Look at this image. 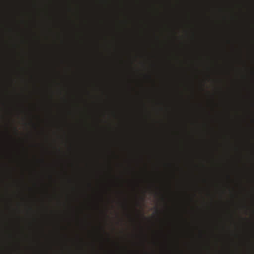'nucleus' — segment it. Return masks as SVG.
I'll use <instances>...</instances> for the list:
<instances>
[{"label": "nucleus", "mask_w": 254, "mask_h": 254, "mask_svg": "<svg viewBox=\"0 0 254 254\" xmlns=\"http://www.w3.org/2000/svg\"><path fill=\"white\" fill-rule=\"evenodd\" d=\"M154 206H254V205H154Z\"/></svg>", "instance_id": "nucleus-1"}, {"label": "nucleus", "mask_w": 254, "mask_h": 254, "mask_svg": "<svg viewBox=\"0 0 254 254\" xmlns=\"http://www.w3.org/2000/svg\"><path fill=\"white\" fill-rule=\"evenodd\" d=\"M159 207H154L159 208ZM163 208H233L234 207H163ZM235 208H254V207H234Z\"/></svg>", "instance_id": "nucleus-2"}, {"label": "nucleus", "mask_w": 254, "mask_h": 254, "mask_svg": "<svg viewBox=\"0 0 254 254\" xmlns=\"http://www.w3.org/2000/svg\"><path fill=\"white\" fill-rule=\"evenodd\" d=\"M10 207H0V208H10ZM20 207H18L19 208ZM28 208H33V207H27Z\"/></svg>", "instance_id": "nucleus-3"}, {"label": "nucleus", "mask_w": 254, "mask_h": 254, "mask_svg": "<svg viewBox=\"0 0 254 254\" xmlns=\"http://www.w3.org/2000/svg\"><path fill=\"white\" fill-rule=\"evenodd\" d=\"M89 185L90 187H91V184H89Z\"/></svg>", "instance_id": "nucleus-4"}]
</instances>
